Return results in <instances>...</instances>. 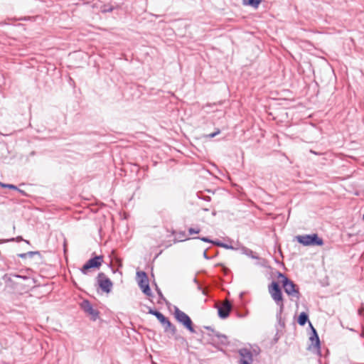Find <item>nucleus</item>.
I'll use <instances>...</instances> for the list:
<instances>
[{
    "instance_id": "4be33fe9",
    "label": "nucleus",
    "mask_w": 364,
    "mask_h": 364,
    "mask_svg": "<svg viewBox=\"0 0 364 364\" xmlns=\"http://www.w3.org/2000/svg\"><path fill=\"white\" fill-rule=\"evenodd\" d=\"M358 314L360 316H364V307H362L358 310Z\"/></svg>"
},
{
    "instance_id": "6e6552de",
    "label": "nucleus",
    "mask_w": 364,
    "mask_h": 364,
    "mask_svg": "<svg viewBox=\"0 0 364 364\" xmlns=\"http://www.w3.org/2000/svg\"><path fill=\"white\" fill-rule=\"evenodd\" d=\"M103 261L102 256H97L89 259L82 267L81 271L83 274H87L91 268H99Z\"/></svg>"
},
{
    "instance_id": "20e7f679",
    "label": "nucleus",
    "mask_w": 364,
    "mask_h": 364,
    "mask_svg": "<svg viewBox=\"0 0 364 364\" xmlns=\"http://www.w3.org/2000/svg\"><path fill=\"white\" fill-rule=\"evenodd\" d=\"M296 240L304 246L318 245L321 246L323 241L318 237L316 234L298 235L296 237Z\"/></svg>"
},
{
    "instance_id": "39448f33",
    "label": "nucleus",
    "mask_w": 364,
    "mask_h": 364,
    "mask_svg": "<svg viewBox=\"0 0 364 364\" xmlns=\"http://www.w3.org/2000/svg\"><path fill=\"white\" fill-rule=\"evenodd\" d=\"M138 284L144 294L146 296L151 295V291L149 287V279L144 272H136Z\"/></svg>"
},
{
    "instance_id": "dca6fc26",
    "label": "nucleus",
    "mask_w": 364,
    "mask_h": 364,
    "mask_svg": "<svg viewBox=\"0 0 364 364\" xmlns=\"http://www.w3.org/2000/svg\"><path fill=\"white\" fill-rule=\"evenodd\" d=\"M213 244L218 247H223L225 249H231V250L234 249V247L232 246L228 245L227 244H225V243H223L220 242H213Z\"/></svg>"
},
{
    "instance_id": "6ab92c4d",
    "label": "nucleus",
    "mask_w": 364,
    "mask_h": 364,
    "mask_svg": "<svg viewBox=\"0 0 364 364\" xmlns=\"http://www.w3.org/2000/svg\"><path fill=\"white\" fill-rule=\"evenodd\" d=\"M188 232L191 235L192 234H194V233H198L200 232V230L199 229H195V228H191L188 229Z\"/></svg>"
},
{
    "instance_id": "aec40b11",
    "label": "nucleus",
    "mask_w": 364,
    "mask_h": 364,
    "mask_svg": "<svg viewBox=\"0 0 364 364\" xmlns=\"http://www.w3.org/2000/svg\"><path fill=\"white\" fill-rule=\"evenodd\" d=\"M12 277H14V278L23 279L24 280H29V278L26 277V276H21V275H18V274H14V275H12Z\"/></svg>"
},
{
    "instance_id": "4468645a",
    "label": "nucleus",
    "mask_w": 364,
    "mask_h": 364,
    "mask_svg": "<svg viewBox=\"0 0 364 364\" xmlns=\"http://www.w3.org/2000/svg\"><path fill=\"white\" fill-rule=\"evenodd\" d=\"M0 186L2 188H8L10 189L18 191L20 193H21L22 194H23V195L25 194L23 191L18 189L16 186L12 185V184H7V183H4L0 182Z\"/></svg>"
},
{
    "instance_id": "bb28decb",
    "label": "nucleus",
    "mask_w": 364,
    "mask_h": 364,
    "mask_svg": "<svg viewBox=\"0 0 364 364\" xmlns=\"http://www.w3.org/2000/svg\"><path fill=\"white\" fill-rule=\"evenodd\" d=\"M14 240H15L14 238H12L11 240H9L8 241H14Z\"/></svg>"
},
{
    "instance_id": "2eb2a0df",
    "label": "nucleus",
    "mask_w": 364,
    "mask_h": 364,
    "mask_svg": "<svg viewBox=\"0 0 364 364\" xmlns=\"http://www.w3.org/2000/svg\"><path fill=\"white\" fill-rule=\"evenodd\" d=\"M260 1H261L260 0H247V4L248 5L252 6L254 8H257Z\"/></svg>"
},
{
    "instance_id": "393cba45",
    "label": "nucleus",
    "mask_w": 364,
    "mask_h": 364,
    "mask_svg": "<svg viewBox=\"0 0 364 364\" xmlns=\"http://www.w3.org/2000/svg\"><path fill=\"white\" fill-rule=\"evenodd\" d=\"M203 257H204V258H205L206 259H209V257H208V255H207V252H206V251H205V252H203Z\"/></svg>"
},
{
    "instance_id": "9d476101",
    "label": "nucleus",
    "mask_w": 364,
    "mask_h": 364,
    "mask_svg": "<svg viewBox=\"0 0 364 364\" xmlns=\"http://www.w3.org/2000/svg\"><path fill=\"white\" fill-rule=\"evenodd\" d=\"M232 309V305L228 301H224L218 307V315L221 318H226Z\"/></svg>"
},
{
    "instance_id": "412c9836",
    "label": "nucleus",
    "mask_w": 364,
    "mask_h": 364,
    "mask_svg": "<svg viewBox=\"0 0 364 364\" xmlns=\"http://www.w3.org/2000/svg\"><path fill=\"white\" fill-rule=\"evenodd\" d=\"M197 238H198V239H200V240H201L202 241L205 242H211V243H213V242H214L213 241L210 240L209 238H208V237H197Z\"/></svg>"
},
{
    "instance_id": "ddd939ff",
    "label": "nucleus",
    "mask_w": 364,
    "mask_h": 364,
    "mask_svg": "<svg viewBox=\"0 0 364 364\" xmlns=\"http://www.w3.org/2000/svg\"><path fill=\"white\" fill-rule=\"evenodd\" d=\"M308 321V315L305 312L300 314L298 318V323L301 326H304Z\"/></svg>"
},
{
    "instance_id": "a211bd4d",
    "label": "nucleus",
    "mask_w": 364,
    "mask_h": 364,
    "mask_svg": "<svg viewBox=\"0 0 364 364\" xmlns=\"http://www.w3.org/2000/svg\"><path fill=\"white\" fill-rule=\"evenodd\" d=\"M38 252H28L27 253H23V254H20L19 255V257H21V258H25L28 255V256H32L34 254H37Z\"/></svg>"
},
{
    "instance_id": "9b49d317",
    "label": "nucleus",
    "mask_w": 364,
    "mask_h": 364,
    "mask_svg": "<svg viewBox=\"0 0 364 364\" xmlns=\"http://www.w3.org/2000/svg\"><path fill=\"white\" fill-rule=\"evenodd\" d=\"M82 308L85 310V311L92 315L94 319H95L97 317L98 312L92 308V305L87 301H85L82 303Z\"/></svg>"
},
{
    "instance_id": "f03ea898",
    "label": "nucleus",
    "mask_w": 364,
    "mask_h": 364,
    "mask_svg": "<svg viewBox=\"0 0 364 364\" xmlns=\"http://www.w3.org/2000/svg\"><path fill=\"white\" fill-rule=\"evenodd\" d=\"M240 356V364H252L254 356L259 353L258 347L243 348L238 350Z\"/></svg>"
},
{
    "instance_id": "423d86ee",
    "label": "nucleus",
    "mask_w": 364,
    "mask_h": 364,
    "mask_svg": "<svg viewBox=\"0 0 364 364\" xmlns=\"http://www.w3.org/2000/svg\"><path fill=\"white\" fill-rule=\"evenodd\" d=\"M174 315L177 321L182 323L187 329H188L192 333L195 332L193 328L192 321L186 313L176 308L174 312Z\"/></svg>"
},
{
    "instance_id": "f257e3e1",
    "label": "nucleus",
    "mask_w": 364,
    "mask_h": 364,
    "mask_svg": "<svg viewBox=\"0 0 364 364\" xmlns=\"http://www.w3.org/2000/svg\"><path fill=\"white\" fill-rule=\"evenodd\" d=\"M278 279L282 284L284 291L291 297V300H299L300 294L298 287L282 273L278 274Z\"/></svg>"
},
{
    "instance_id": "f8f14e48",
    "label": "nucleus",
    "mask_w": 364,
    "mask_h": 364,
    "mask_svg": "<svg viewBox=\"0 0 364 364\" xmlns=\"http://www.w3.org/2000/svg\"><path fill=\"white\" fill-rule=\"evenodd\" d=\"M310 326H311L312 331H313V335L310 337V340L311 341V345L315 348H319V347H320V341H319V338L318 336V334L316 333V331L311 326V323H310Z\"/></svg>"
},
{
    "instance_id": "f3484780",
    "label": "nucleus",
    "mask_w": 364,
    "mask_h": 364,
    "mask_svg": "<svg viewBox=\"0 0 364 364\" xmlns=\"http://www.w3.org/2000/svg\"><path fill=\"white\" fill-rule=\"evenodd\" d=\"M220 133V130L219 129H217L216 131L214 132L213 133H211L210 134L205 135V137H207V138H213L215 136H217L218 134H219Z\"/></svg>"
},
{
    "instance_id": "0eeeda50",
    "label": "nucleus",
    "mask_w": 364,
    "mask_h": 364,
    "mask_svg": "<svg viewBox=\"0 0 364 364\" xmlns=\"http://www.w3.org/2000/svg\"><path fill=\"white\" fill-rule=\"evenodd\" d=\"M97 284L103 291L106 293L111 291L112 282L104 273L101 272L98 274Z\"/></svg>"
},
{
    "instance_id": "cd10ccee",
    "label": "nucleus",
    "mask_w": 364,
    "mask_h": 364,
    "mask_svg": "<svg viewBox=\"0 0 364 364\" xmlns=\"http://www.w3.org/2000/svg\"><path fill=\"white\" fill-rule=\"evenodd\" d=\"M311 152L316 154V153L315 151H314L313 150H311Z\"/></svg>"
},
{
    "instance_id": "a878e982",
    "label": "nucleus",
    "mask_w": 364,
    "mask_h": 364,
    "mask_svg": "<svg viewBox=\"0 0 364 364\" xmlns=\"http://www.w3.org/2000/svg\"><path fill=\"white\" fill-rule=\"evenodd\" d=\"M22 240H23V238L21 237H16V241L17 242L22 241Z\"/></svg>"
},
{
    "instance_id": "1a4fd4ad",
    "label": "nucleus",
    "mask_w": 364,
    "mask_h": 364,
    "mask_svg": "<svg viewBox=\"0 0 364 364\" xmlns=\"http://www.w3.org/2000/svg\"><path fill=\"white\" fill-rule=\"evenodd\" d=\"M156 317L164 326L165 331L171 332L173 334L176 333L175 326L161 313L156 314Z\"/></svg>"
},
{
    "instance_id": "b1692460",
    "label": "nucleus",
    "mask_w": 364,
    "mask_h": 364,
    "mask_svg": "<svg viewBox=\"0 0 364 364\" xmlns=\"http://www.w3.org/2000/svg\"><path fill=\"white\" fill-rule=\"evenodd\" d=\"M245 253L246 255H250V254H252V252L251 250H250L245 249Z\"/></svg>"
},
{
    "instance_id": "7ed1b4c3",
    "label": "nucleus",
    "mask_w": 364,
    "mask_h": 364,
    "mask_svg": "<svg viewBox=\"0 0 364 364\" xmlns=\"http://www.w3.org/2000/svg\"><path fill=\"white\" fill-rule=\"evenodd\" d=\"M269 293L272 299L279 307V311L282 312L284 309L283 296L278 283L272 282L268 287Z\"/></svg>"
},
{
    "instance_id": "5701e85b",
    "label": "nucleus",
    "mask_w": 364,
    "mask_h": 364,
    "mask_svg": "<svg viewBox=\"0 0 364 364\" xmlns=\"http://www.w3.org/2000/svg\"><path fill=\"white\" fill-rule=\"evenodd\" d=\"M158 313H160L159 311H155V310H152V309H150L149 310V314H153L156 316V314H158Z\"/></svg>"
}]
</instances>
